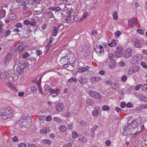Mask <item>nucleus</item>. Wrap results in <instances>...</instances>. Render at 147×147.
Wrapping results in <instances>:
<instances>
[{"mask_svg": "<svg viewBox=\"0 0 147 147\" xmlns=\"http://www.w3.org/2000/svg\"><path fill=\"white\" fill-rule=\"evenodd\" d=\"M12 111L11 109H8L0 111V117L1 119L5 120L8 119L12 115Z\"/></svg>", "mask_w": 147, "mask_h": 147, "instance_id": "f257e3e1", "label": "nucleus"}, {"mask_svg": "<svg viewBox=\"0 0 147 147\" xmlns=\"http://www.w3.org/2000/svg\"><path fill=\"white\" fill-rule=\"evenodd\" d=\"M69 59L73 60L75 61L76 58L75 57L73 53H71L69 55V57L68 55L67 54L65 57H63L60 59V61L63 63H66L68 62Z\"/></svg>", "mask_w": 147, "mask_h": 147, "instance_id": "f03ea898", "label": "nucleus"}, {"mask_svg": "<svg viewBox=\"0 0 147 147\" xmlns=\"http://www.w3.org/2000/svg\"><path fill=\"white\" fill-rule=\"evenodd\" d=\"M142 57L143 55L142 54H138L135 55L133 57L131 63L136 65L138 64Z\"/></svg>", "mask_w": 147, "mask_h": 147, "instance_id": "7ed1b4c3", "label": "nucleus"}, {"mask_svg": "<svg viewBox=\"0 0 147 147\" xmlns=\"http://www.w3.org/2000/svg\"><path fill=\"white\" fill-rule=\"evenodd\" d=\"M116 51H115V56L118 57H120L123 55V49L121 47L117 46L116 47Z\"/></svg>", "mask_w": 147, "mask_h": 147, "instance_id": "20e7f679", "label": "nucleus"}, {"mask_svg": "<svg viewBox=\"0 0 147 147\" xmlns=\"http://www.w3.org/2000/svg\"><path fill=\"white\" fill-rule=\"evenodd\" d=\"M133 49L131 48L127 49L125 51L124 56L126 59H128L132 55Z\"/></svg>", "mask_w": 147, "mask_h": 147, "instance_id": "39448f33", "label": "nucleus"}, {"mask_svg": "<svg viewBox=\"0 0 147 147\" xmlns=\"http://www.w3.org/2000/svg\"><path fill=\"white\" fill-rule=\"evenodd\" d=\"M142 120L140 118L133 121L131 123V127L133 128H135L138 126V124L141 123Z\"/></svg>", "mask_w": 147, "mask_h": 147, "instance_id": "423d86ee", "label": "nucleus"}, {"mask_svg": "<svg viewBox=\"0 0 147 147\" xmlns=\"http://www.w3.org/2000/svg\"><path fill=\"white\" fill-rule=\"evenodd\" d=\"M95 50L98 55L101 56L104 55V49L101 45H100L98 47L97 49H95Z\"/></svg>", "mask_w": 147, "mask_h": 147, "instance_id": "0eeeda50", "label": "nucleus"}, {"mask_svg": "<svg viewBox=\"0 0 147 147\" xmlns=\"http://www.w3.org/2000/svg\"><path fill=\"white\" fill-rule=\"evenodd\" d=\"M32 8H34L38 7L39 6H41L42 5L41 4V0H32Z\"/></svg>", "mask_w": 147, "mask_h": 147, "instance_id": "6e6552de", "label": "nucleus"}, {"mask_svg": "<svg viewBox=\"0 0 147 147\" xmlns=\"http://www.w3.org/2000/svg\"><path fill=\"white\" fill-rule=\"evenodd\" d=\"M64 109L63 105L61 102H59L55 107L56 111L59 112H62Z\"/></svg>", "mask_w": 147, "mask_h": 147, "instance_id": "1a4fd4ad", "label": "nucleus"}, {"mask_svg": "<svg viewBox=\"0 0 147 147\" xmlns=\"http://www.w3.org/2000/svg\"><path fill=\"white\" fill-rule=\"evenodd\" d=\"M128 25L130 27H134L137 24L136 19H132L129 20L128 21Z\"/></svg>", "mask_w": 147, "mask_h": 147, "instance_id": "9d476101", "label": "nucleus"}, {"mask_svg": "<svg viewBox=\"0 0 147 147\" xmlns=\"http://www.w3.org/2000/svg\"><path fill=\"white\" fill-rule=\"evenodd\" d=\"M130 129L127 127L125 126L123 128V135L125 136H127L131 134Z\"/></svg>", "mask_w": 147, "mask_h": 147, "instance_id": "9b49d317", "label": "nucleus"}, {"mask_svg": "<svg viewBox=\"0 0 147 147\" xmlns=\"http://www.w3.org/2000/svg\"><path fill=\"white\" fill-rule=\"evenodd\" d=\"M99 108L98 107H94V110L92 112V115L94 117H97L98 116L99 112Z\"/></svg>", "mask_w": 147, "mask_h": 147, "instance_id": "f8f14e48", "label": "nucleus"}, {"mask_svg": "<svg viewBox=\"0 0 147 147\" xmlns=\"http://www.w3.org/2000/svg\"><path fill=\"white\" fill-rule=\"evenodd\" d=\"M11 54L8 53L7 55L4 60V62L6 65L9 64L11 59Z\"/></svg>", "mask_w": 147, "mask_h": 147, "instance_id": "ddd939ff", "label": "nucleus"}, {"mask_svg": "<svg viewBox=\"0 0 147 147\" xmlns=\"http://www.w3.org/2000/svg\"><path fill=\"white\" fill-rule=\"evenodd\" d=\"M78 80L80 83L82 84L86 83L87 81L86 77L84 76H80Z\"/></svg>", "mask_w": 147, "mask_h": 147, "instance_id": "4468645a", "label": "nucleus"}, {"mask_svg": "<svg viewBox=\"0 0 147 147\" xmlns=\"http://www.w3.org/2000/svg\"><path fill=\"white\" fill-rule=\"evenodd\" d=\"M134 46L136 48H141L142 47V44L141 43L139 40L136 39L134 42Z\"/></svg>", "mask_w": 147, "mask_h": 147, "instance_id": "2eb2a0df", "label": "nucleus"}, {"mask_svg": "<svg viewBox=\"0 0 147 147\" xmlns=\"http://www.w3.org/2000/svg\"><path fill=\"white\" fill-rule=\"evenodd\" d=\"M60 91V90L59 89L56 88L54 89H51L50 90V92L51 94H55L57 95L59 94Z\"/></svg>", "mask_w": 147, "mask_h": 147, "instance_id": "dca6fc26", "label": "nucleus"}, {"mask_svg": "<svg viewBox=\"0 0 147 147\" xmlns=\"http://www.w3.org/2000/svg\"><path fill=\"white\" fill-rule=\"evenodd\" d=\"M89 69V67L86 66L85 67H81L78 69V72L80 73H83L85 71H86Z\"/></svg>", "mask_w": 147, "mask_h": 147, "instance_id": "f3484780", "label": "nucleus"}, {"mask_svg": "<svg viewBox=\"0 0 147 147\" xmlns=\"http://www.w3.org/2000/svg\"><path fill=\"white\" fill-rule=\"evenodd\" d=\"M8 18L9 20H15L17 18L16 16L13 13L9 14Z\"/></svg>", "mask_w": 147, "mask_h": 147, "instance_id": "a211bd4d", "label": "nucleus"}, {"mask_svg": "<svg viewBox=\"0 0 147 147\" xmlns=\"http://www.w3.org/2000/svg\"><path fill=\"white\" fill-rule=\"evenodd\" d=\"M50 131L49 129L48 128H44L41 129L40 131V134H45Z\"/></svg>", "mask_w": 147, "mask_h": 147, "instance_id": "6ab92c4d", "label": "nucleus"}, {"mask_svg": "<svg viewBox=\"0 0 147 147\" xmlns=\"http://www.w3.org/2000/svg\"><path fill=\"white\" fill-rule=\"evenodd\" d=\"M74 20L75 21L78 23H80L82 21L81 17L78 15H76L75 16Z\"/></svg>", "mask_w": 147, "mask_h": 147, "instance_id": "aec40b11", "label": "nucleus"}, {"mask_svg": "<svg viewBox=\"0 0 147 147\" xmlns=\"http://www.w3.org/2000/svg\"><path fill=\"white\" fill-rule=\"evenodd\" d=\"M101 80V79L99 77L97 76L93 77L90 78V81L92 83H94V81L96 82H98Z\"/></svg>", "mask_w": 147, "mask_h": 147, "instance_id": "412c9836", "label": "nucleus"}, {"mask_svg": "<svg viewBox=\"0 0 147 147\" xmlns=\"http://www.w3.org/2000/svg\"><path fill=\"white\" fill-rule=\"evenodd\" d=\"M136 96L140 100L144 101L145 96L139 93H136L135 94Z\"/></svg>", "mask_w": 147, "mask_h": 147, "instance_id": "4be33fe9", "label": "nucleus"}, {"mask_svg": "<svg viewBox=\"0 0 147 147\" xmlns=\"http://www.w3.org/2000/svg\"><path fill=\"white\" fill-rule=\"evenodd\" d=\"M119 84L118 83H112L111 85V87L112 89L115 90L119 87Z\"/></svg>", "mask_w": 147, "mask_h": 147, "instance_id": "5701e85b", "label": "nucleus"}, {"mask_svg": "<svg viewBox=\"0 0 147 147\" xmlns=\"http://www.w3.org/2000/svg\"><path fill=\"white\" fill-rule=\"evenodd\" d=\"M109 65L110 68L113 69L115 68V62L114 60H111L110 61Z\"/></svg>", "mask_w": 147, "mask_h": 147, "instance_id": "b1692460", "label": "nucleus"}, {"mask_svg": "<svg viewBox=\"0 0 147 147\" xmlns=\"http://www.w3.org/2000/svg\"><path fill=\"white\" fill-rule=\"evenodd\" d=\"M8 73L7 71H4L2 72L0 74V77L1 79L7 77L8 76Z\"/></svg>", "mask_w": 147, "mask_h": 147, "instance_id": "393cba45", "label": "nucleus"}, {"mask_svg": "<svg viewBox=\"0 0 147 147\" xmlns=\"http://www.w3.org/2000/svg\"><path fill=\"white\" fill-rule=\"evenodd\" d=\"M98 127L97 125H95L93 127L91 131V137L92 138H93V136L94 135L95 131L98 128Z\"/></svg>", "mask_w": 147, "mask_h": 147, "instance_id": "a878e982", "label": "nucleus"}, {"mask_svg": "<svg viewBox=\"0 0 147 147\" xmlns=\"http://www.w3.org/2000/svg\"><path fill=\"white\" fill-rule=\"evenodd\" d=\"M147 108V105H144L141 106L137 107L136 108V110L137 111L141 110Z\"/></svg>", "mask_w": 147, "mask_h": 147, "instance_id": "bb28decb", "label": "nucleus"}, {"mask_svg": "<svg viewBox=\"0 0 147 147\" xmlns=\"http://www.w3.org/2000/svg\"><path fill=\"white\" fill-rule=\"evenodd\" d=\"M94 96L93 97L97 99H100L102 98V96L101 94L97 92H96V93L94 94Z\"/></svg>", "mask_w": 147, "mask_h": 147, "instance_id": "cd10ccee", "label": "nucleus"}, {"mask_svg": "<svg viewBox=\"0 0 147 147\" xmlns=\"http://www.w3.org/2000/svg\"><path fill=\"white\" fill-rule=\"evenodd\" d=\"M60 27V26H58L57 28L56 27H54L53 29V34L52 35L53 36H56L57 34V29L58 28Z\"/></svg>", "mask_w": 147, "mask_h": 147, "instance_id": "c85d7f7f", "label": "nucleus"}, {"mask_svg": "<svg viewBox=\"0 0 147 147\" xmlns=\"http://www.w3.org/2000/svg\"><path fill=\"white\" fill-rule=\"evenodd\" d=\"M142 132V131H139L136 132L135 133L132 134L131 135V137L132 138H135L137 135L140 134Z\"/></svg>", "mask_w": 147, "mask_h": 147, "instance_id": "c756f323", "label": "nucleus"}, {"mask_svg": "<svg viewBox=\"0 0 147 147\" xmlns=\"http://www.w3.org/2000/svg\"><path fill=\"white\" fill-rule=\"evenodd\" d=\"M77 79L76 78H74L73 77H72L71 78L68 80V82L69 83H71L74 82H76L77 81Z\"/></svg>", "mask_w": 147, "mask_h": 147, "instance_id": "7c9ffc66", "label": "nucleus"}, {"mask_svg": "<svg viewBox=\"0 0 147 147\" xmlns=\"http://www.w3.org/2000/svg\"><path fill=\"white\" fill-rule=\"evenodd\" d=\"M117 45V42L115 40H112L111 42L109 44V45L111 47H114L116 46Z\"/></svg>", "mask_w": 147, "mask_h": 147, "instance_id": "2f4dec72", "label": "nucleus"}, {"mask_svg": "<svg viewBox=\"0 0 147 147\" xmlns=\"http://www.w3.org/2000/svg\"><path fill=\"white\" fill-rule=\"evenodd\" d=\"M79 140L82 142H85L87 141L86 138H85L82 135H80L79 136Z\"/></svg>", "mask_w": 147, "mask_h": 147, "instance_id": "473e14b6", "label": "nucleus"}, {"mask_svg": "<svg viewBox=\"0 0 147 147\" xmlns=\"http://www.w3.org/2000/svg\"><path fill=\"white\" fill-rule=\"evenodd\" d=\"M134 73L132 67H130L129 69L127 71V74L129 75H132Z\"/></svg>", "mask_w": 147, "mask_h": 147, "instance_id": "72a5a7b5", "label": "nucleus"}, {"mask_svg": "<svg viewBox=\"0 0 147 147\" xmlns=\"http://www.w3.org/2000/svg\"><path fill=\"white\" fill-rule=\"evenodd\" d=\"M134 73L136 72L139 71L140 70V67L138 66H135L134 67H132Z\"/></svg>", "mask_w": 147, "mask_h": 147, "instance_id": "f704fd0d", "label": "nucleus"}, {"mask_svg": "<svg viewBox=\"0 0 147 147\" xmlns=\"http://www.w3.org/2000/svg\"><path fill=\"white\" fill-rule=\"evenodd\" d=\"M88 13L86 11H85L84 12L83 14L81 17L82 20H83L85 19H86L88 16Z\"/></svg>", "mask_w": 147, "mask_h": 147, "instance_id": "c9c22d12", "label": "nucleus"}, {"mask_svg": "<svg viewBox=\"0 0 147 147\" xmlns=\"http://www.w3.org/2000/svg\"><path fill=\"white\" fill-rule=\"evenodd\" d=\"M60 130L63 132H65L67 130L66 127L64 125H62L60 126Z\"/></svg>", "mask_w": 147, "mask_h": 147, "instance_id": "e433bc0d", "label": "nucleus"}, {"mask_svg": "<svg viewBox=\"0 0 147 147\" xmlns=\"http://www.w3.org/2000/svg\"><path fill=\"white\" fill-rule=\"evenodd\" d=\"M86 103L88 105L92 106V104H94V101L91 99H89L87 100Z\"/></svg>", "mask_w": 147, "mask_h": 147, "instance_id": "4c0bfd02", "label": "nucleus"}, {"mask_svg": "<svg viewBox=\"0 0 147 147\" xmlns=\"http://www.w3.org/2000/svg\"><path fill=\"white\" fill-rule=\"evenodd\" d=\"M96 93V91H94L92 90H90L88 92V94L89 95L92 97L94 96V94Z\"/></svg>", "mask_w": 147, "mask_h": 147, "instance_id": "58836bf2", "label": "nucleus"}, {"mask_svg": "<svg viewBox=\"0 0 147 147\" xmlns=\"http://www.w3.org/2000/svg\"><path fill=\"white\" fill-rule=\"evenodd\" d=\"M42 143L45 144H50L51 143V141L47 139H44L42 140Z\"/></svg>", "mask_w": 147, "mask_h": 147, "instance_id": "ea45409f", "label": "nucleus"}, {"mask_svg": "<svg viewBox=\"0 0 147 147\" xmlns=\"http://www.w3.org/2000/svg\"><path fill=\"white\" fill-rule=\"evenodd\" d=\"M113 16L114 19L115 20H117L118 19V16L117 12L115 11L113 13Z\"/></svg>", "mask_w": 147, "mask_h": 147, "instance_id": "a19ab883", "label": "nucleus"}, {"mask_svg": "<svg viewBox=\"0 0 147 147\" xmlns=\"http://www.w3.org/2000/svg\"><path fill=\"white\" fill-rule=\"evenodd\" d=\"M142 90L143 92H147V84H145L143 85Z\"/></svg>", "mask_w": 147, "mask_h": 147, "instance_id": "79ce46f5", "label": "nucleus"}, {"mask_svg": "<svg viewBox=\"0 0 147 147\" xmlns=\"http://www.w3.org/2000/svg\"><path fill=\"white\" fill-rule=\"evenodd\" d=\"M78 136V134L76 131H73L72 133V136L74 138H76Z\"/></svg>", "mask_w": 147, "mask_h": 147, "instance_id": "37998d69", "label": "nucleus"}, {"mask_svg": "<svg viewBox=\"0 0 147 147\" xmlns=\"http://www.w3.org/2000/svg\"><path fill=\"white\" fill-rule=\"evenodd\" d=\"M54 120L58 123H60L62 121L61 119L60 118H58L57 117H54L53 118Z\"/></svg>", "mask_w": 147, "mask_h": 147, "instance_id": "c03bdc74", "label": "nucleus"}, {"mask_svg": "<svg viewBox=\"0 0 147 147\" xmlns=\"http://www.w3.org/2000/svg\"><path fill=\"white\" fill-rule=\"evenodd\" d=\"M127 79V77L125 75L123 76L121 78V80L122 81L125 82Z\"/></svg>", "mask_w": 147, "mask_h": 147, "instance_id": "a18cd8bd", "label": "nucleus"}, {"mask_svg": "<svg viewBox=\"0 0 147 147\" xmlns=\"http://www.w3.org/2000/svg\"><path fill=\"white\" fill-rule=\"evenodd\" d=\"M137 32L141 35H143L144 34V32L143 30L140 29H138L137 30Z\"/></svg>", "mask_w": 147, "mask_h": 147, "instance_id": "49530a36", "label": "nucleus"}, {"mask_svg": "<svg viewBox=\"0 0 147 147\" xmlns=\"http://www.w3.org/2000/svg\"><path fill=\"white\" fill-rule=\"evenodd\" d=\"M142 86V84H138L135 86L134 89L136 91L138 90Z\"/></svg>", "mask_w": 147, "mask_h": 147, "instance_id": "de8ad7c7", "label": "nucleus"}, {"mask_svg": "<svg viewBox=\"0 0 147 147\" xmlns=\"http://www.w3.org/2000/svg\"><path fill=\"white\" fill-rule=\"evenodd\" d=\"M102 109L104 111H109L110 109V108L107 106L104 105L102 107Z\"/></svg>", "mask_w": 147, "mask_h": 147, "instance_id": "09e8293b", "label": "nucleus"}, {"mask_svg": "<svg viewBox=\"0 0 147 147\" xmlns=\"http://www.w3.org/2000/svg\"><path fill=\"white\" fill-rule=\"evenodd\" d=\"M18 147H27L26 144L24 143H21L18 144Z\"/></svg>", "mask_w": 147, "mask_h": 147, "instance_id": "8fccbe9b", "label": "nucleus"}, {"mask_svg": "<svg viewBox=\"0 0 147 147\" xmlns=\"http://www.w3.org/2000/svg\"><path fill=\"white\" fill-rule=\"evenodd\" d=\"M140 64L141 66L144 68H146L147 67L146 63L144 61H141L140 63Z\"/></svg>", "mask_w": 147, "mask_h": 147, "instance_id": "3c124183", "label": "nucleus"}, {"mask_svg": "<svg viewBox=\"0 0 147 147\" xmlns=\"http://www.w3.org/2000/svg\"><path fill=\"white\" fill-rule=\"evenodd\" d=\"M29 56V54L28 52H26L23 54V57L26 58Z\"/></svg>", "mask_w": 147, "mask_h": 147, "instance_id": "603ef678", "label": "nucleus"}, {"mask_svg": "<svg viewBox=\"0 0 147 147\" xmlns=\"http://www.w3.org/2000/svg\"><path fill=\"white\" fill-rule=\"evenodd\" d=\"M121 33V32L120 31H117L115 33V36L116 37L118 38L120 36Z\"/></svg>", "mask_w": 147, "mask_h": 147, "instance_id": "864d4df0", "label": "nucleus"}, {"mask_svg": "<svg viewBox=\"0 0 147 147\" xmlns=\"http://www.w3.org/2000/svg\"><path fill=\"white\" fill-rule=\"evenodd\" d=\"M47 13L48 15L50 17L52 18H55V16L53 15V14L51 12H47Z\"/></svg>", "mask_w": 147, "mask_h": 147, "instance_id": "5fc2aeb1", "label": "nucleus"}, {"mask_svg": "<svg viewBox=\"0 0 147 147\" xmlns=\"http://www.w3.org/2000/svg\"><path fill=\"white\" fill-rule=\"evenodd\" d=\"M115 110L118 113H121L123 111V109L118 107H115Z\"/></svg>", "mask_w": 147, "mask_h": 147, "instance_id": "6e6d98bb", "label": "nucleus"}, {"mask_svg": "<svg viewBox=\"0 0 147 147\" xmlns=\"http://www.w3.org/2000/svg\"><path fill=\"white\" fill-rule=\"evenodd\" d=\"M126 107L128 108H131L133 107V105L130 102H128L126 105Z\"/></svg>", "mask_w": 147, "mask_h": 147, "instance_id": "4d7b16f0", "label": "nucleus"}, {"mask_svg": "<svg viewBox=\"0 0 147 147\" xmlns=\"http://www.w3.org/2000/svg\"><path fill=\"white\" fill-rule=\"evenodd\" d=\"M72 144L71 143H67L64 144L62 147H71Z\"/></svg>", "mask_w": 147, "mask_h": 147, "instance_id": "13d9d810", "label": "nucleus"}, {"mask_svg": "<svg viewBox=\"0 0 147 147\" xmlns=\"http://www.w3.org/2000/svg\"><path fill=\"white\" fill-rule=\"evenodd\" d=\"M119 64L120 66L122 67L124 66L125 65V63L122 61H120L119 62Z\"/></svg>", "mask_w": 147, "mask_h": 147, "instance_id": "bf43d9fd", "label": "nucleus"}, {"mask_svg": "<svg viewBox=\"0 0 147 147\" xmlns=\"http://www.w3.org/2000/svg\"><path fill=\"white\" fill-rule=\"evenodd\" d=\"M25 49V47L23 46H22L19 47L18 48L19 51L21 52L22 51Z\"/></svg>", "mask_w": 147, "mask_h": 147, "instance_id": "052dcab7", "label": "nucleus"}, {"mask_svg": "<svg viewBox=\"0 0 147 147\" xmlns=\"http://www.w3.org/2000/svg\"><path fill=\"white\" fill-rule=\"evenodd\" d=\"M65 20L67 23H70L71 21V18L70 16L67 17L65 18Z\"/></svg>", "mask_w": 147, "mask_h": 147, "instance_id": "680f3d73", "label": "nucleus"}, {"mask_svg": "<svg viewBox=\"0 0 147 147\" xmlns=\"http://www.w3.org/2000/svg\"><path fill=\"white\" fill-rule=\"evenodd\" d=\"M52 119L50 115L47 116L46 118V120L47 121H50Z\"/></svg>", "mask_w": 147, "mask_h": 147, "instance_id": "e2e57ef3", "label": "nucleus"}, {"mask_svg": "<svg viewBox=\"0 0 147 147\" xmlns=\"http://www.w3.org/2000/svg\"><path fill=\"white\" fill-rule=\"evenodd\" d=\"M12 141L14 142H17L18 141V139L16 136H14L12 139Z\"/></svg>", "mask_w": 147, "mask_h": 147, "instance_id": "0e129e2a", "label": "nucleus"}, {"mask_svg": "<svg viewBox=\"0 0 147 147\" xmlns=\"http://www.w3.org/2000/svg\"><path fill=\"white\" fill-rule=\"evenodd\" d=\"M24 23L26 25H28L30 23V21L28 20H25L24 21Z\"/></svg>", "mask_w": 147, "mask_h": 147, "instance_id": "69168bd1", "label": "nucleus"}, {"mask_svg": "<svg viewBox=\"0 0 147 147\" xmlns=\"http://www.w3.org/2000/svg\"><path fill=\"white\" fill-rule=\"evenodd\" d=\"M10 33L11 31L9 30H6L5 35V37H7L10 34Z\"/></svg>", "mask_w": 147, "mask_h": 147, "instance_id": "338daca9", "label": "nucleus"}, {"mask_svg": "<svg viewBox=\"0 0 147 147\" xmlns=\"http://www.w3.org/2000/svg\"><path fill=\"white\" fill-rule=\"evenodd\" d=\"M28 147H38L35 144H28Z\"/></svg>", "mask_w": 147, "mask_h": 147, "instance_id": "774afa93", "label": "nucleus"}]
</instances>
